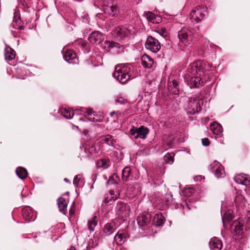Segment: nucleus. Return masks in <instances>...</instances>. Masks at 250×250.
Wrapping results in <instances>:
<instances>
[{
  "instance_id": "21",
  "label": "nucleus",
  "mask_w": 250,
  "mask_h": 250,
  "mask_svg": "<svg viewBox=\"0 0 250 250\" xmlns=\"http://www.w3.org/2000/svg\"><path fill=\"white\" fill-rule=\"evenodd\" d=\"M210 129L213 134L217 135L219 137H221L223 136V129L220 124L214 122L210 125Z\"/></svg>"
},
{
  "instance_id": "41",
  "label": "nucleus",
  "mask_w": 250,
  "mask_h": 250,
  "mask_svg": "<svg viewBox=\"0 0 250 250\" xmlns=\"http://www.w3.org/2000/svg\"><path fill=\"white\" fill-rule=\"evenodd\" d=\"M128 31H129V33L131 34L130 36H129V38L130 39H131L132 38L134 37V34H135V30H134V29H126V33H125V34H126V37L127 36H128L127 35V32Z\"/></svg>"
},
{
  "instance_id": "44",
  "label": "nucleus",
  "mask_w": 250,
  "mask_h": 250,
  "mask_svg": "<svg viewBox=\"0 0 250 250\" xmlns=\"http://www.w3.org/2000/svg\"><path fill=\"white\" fill-rule=\"evenodd\" d=\"M125 69H126V75H128V77L129 78H130L131 77V74H130L129 72H127V70L128 69V70H130V66H128V65H127L126 64V67H125Z\"/></svg>"
},
{
  "instance_id": "6",
  "label": "nucleus",
  "mask_w": 250,
  "mask_h": 250,
  "mask_svg": "<svg viewBox=\"0 0 250 250\" xmlns=\"http://www.w3.org/2000/svg\"><path fill=\"white\" fill-rule=\"evenodd\" d=\"M206 13V8L203 6H196L190 12V19L198 22L204 18Z\"/></svg>"
},
{
  "instance_id": "35",
  "label": "nucleus",
  "mask_w": 250,
  "mask_h": 250,
  "mask_svg": "<svg viewBox=\"0 0 250 250\" xmlns=\"http://www.w3.org/2000/svg\"><path fill=\"white\" fill-rule=\"evenodd\" d=\"M97 224V217L96 216L93 217L92 219L89 220L87 223L88 229L93 231L94 230L95 227Z\"/></svg>"
},
{
  "instance_id": "27",
  "label": "nucleus",
  "mask_w": 250,
  "mask_h": 250,
  "mask_svg": "<svg viewBox=\"0 0 250 250\" xmlns=\"http://www.w3.org/2000/svg\"><path fill=\"white\" fill-rule=\"evenodd\" d=\"M116 227L114 222L107 223L104 227V232L107 235H110L115 230Z\"/></svg>"
},
{
  "instance_id": "24",
  "label": "nucleus",
  "mask_w": 250,
  "mask_h": 250,
  "mask_svg": "<svg viewBox=\"0 0 250 250\" xmlns=\"http://www.w3.org/2000/svg\"><path fill=\"white\" fill-rule=\"evenodd\" d=\"M84 151L89 155L97 154L98 153L99 149L92 143L87 144L84 146Z\"/></svg>"
},
{
  "instance_id": "26",
  "label": "nucleus",
  "mask_w": 250,
  "mask_h": 250,
  "mask_svg": "<svg viewBox=\"0 0 250 250\" xmlns=\"http://www.w3.org/2000/svg\"><path fill=\"white\" fill-rule=\"evenodd\" d=\"M58 205L60 211L65 214L67 212V201L63 198L60 197L58 199Z\"/></svg>"
},
{
  "instance_id": "19",
  "label": "nucleus",
  "mask_w": 250,
  "mask_h": 250,
  "mask_svg": "<svg viewBox=\"0 0 250 250\" xmlns=\"http://www.w3.org/2000/svg\"><path fill=\"white\" fill-rule=\"evenodd\" d=\"M209 246L211 250H221L222 243L218 238L213 237L210 239Z\"/></svg>"
},
{
  "instance_id": "3",
  "label": "nucleus",
  "mask_w": 250,
  "mask_h": 250,
  "mask_svg": "<svg viewBox=\"0 0 250 250\" xmlns=\"http://www.w3.org/2000/svg\"><path fill=\"white\" fill-rule=\"evenodd\" d=\"M203 102L201 100L189 98L188 101L187 113L190 115H193L198 113L201 109V105Z\"/></svg>"
},
{
  "instance_id": "12",
  "label": "nucleus",
  "mask_w": 250,
  "mask_h": 250,
  "mask_svg": "<svg viewBox=\"0 0 250 250\" xmlns=\"http://www.w3.org/2000/svg\"><path fill=\"white\" fill-rule=\"evenodd\" d=\"M104 39V35L100 31H94L88 36V40L93 44H99Z\"/></svg>"
},
{
  "instance_id": "23",
  "label": "nucleus",
  "mask_w": 250,
  "mask_h": 250,
  "mask_svg": "<svg viewBox=\"0 0 250 250\" xmlns=\"http://www.w3.org/2000/svg\"><path fill=\"white\" fill-rule=\"evenodd\" d=\"M231 229L233 232H239L243 229L242 220L240 219L234 221L231 225Z\"/></svg>"
},
{
  "instance_id": "56",
  "label": "nucleus",
  "mask_w": 250,
  "mask_h": 250,
  "mask_svg": "<svg viewBox=\"0 0 250 250\" xmlns=\"http://www.w3.org/2000/svg\"><path fill=\"white\" fill-rule=\"evenodd\" d=\"M79 120H82L81 118H79Z\"/></svg>"
},
{
  "instance_id": "8",
  "label": "nucleus",
  "mask_w": 250,
  "mask_h": 250,
  "mask_svg": "<svg viewBox=\"0 0 250 250\" xmlns=\"http://www.w3.org/2000/svg\"><path fill=\"white\" fill-rule=\"evenodd\" d=\"M208 169L217 178H223L225 175V172L222 165L215 161L208 166Z\"/></svg>"
},
{
  "instance_id": "1",
  "label": "nucleus",
  "mask_w": 250,
  "mask_h": 250,
  "mask_svg": "<svg viewBox=\"0 0 250 250\" xmlns=\"http://www.w3.org/2000/svg\"><path fill=\"white\" fill-rule=\"evenodd\" d=\"M200 36L199 27L183 28L178 32L179 45L188 46Z\"/></svg>"
},
{
  "instance_id": "34",
  "label": "nucleus",
  "mask_w": 250,
  "mask_h": 250,
  "mask_svg": "<svg viewBox=\"0 0 250 250\" xmlns=\"http://www.w3.org/2000/svg\"><path fill=\"white\" fill-rule=\"evenodd\" d=\"M60 112L66 119L71 118L75 114L73 111L70 108H62Z\"/></svg>"
},
{
  "instance_id": "31",
  "label": "nucleus",
  "mask_w": 250,
  "mask_h": 250,
  "mask_svg": "<svg viewBox=\"0 0 250 250\" xmlns=\"http://www.w3.org/2000/svg\"><path fill=\"white\" fill-rule=\"evenodd\" d=\"M104 13L113 16L117 13V8L116 6L114 5H106L104 6Z\"/></svg>"
},
{
  "instance_id": "40",
  "label": "nucleus",
  "mask_w": 250,
  "mask_h": 250,
  "mask_svg": "<svg viewBox=\"0 0 250 250\" xmlns=\"http://www.w3.org/2000/svg\"><path fill=\"white\" fill-rule=\"evenodd\" d=\"M82 176L80 175H78L75 176L73 180V184L74 185L77 186L79 182L81 181Z\"/></svg>"
},
{
  "instance_id": "28",
  "label": "nucleus",
  "mask_w": 250,
  "mask_h": 250,
  "mask_svg": "<svg viewBox=\"0 0 250 250\" xmlns=\"http://www.w3.org/2000/svg\"><path fill=\"white\" fill-rule=\"evenodd\" d=\"M168 89L173 94L177 95L179 93L178 84L176 81L169 82L168 84Z\"/></svg>"
},
{
  "instance_id": "47",
  "label": "nucleus",
  "mask_w": 250,
  "mask_h": 250,
  "mask_svg": "<svg viewBox=\"0 0 250 250\" xmlns=\"http://www.w3.org/2000/svg\"><path fill=\"white\" fill-rule=\"evenodd\" d=\"M125 169H126V172L127 171L128 174H129L130 172V167H126Z\"/></svg>"
},
{
  "instance_id": "32",
  "label": "nucleus",
  "mask_w": 250,
  "mask_h": 250,
  "mask_svg": "<svg viewBox=\"0 0 250 250\" xmlns=\"http://www.w3.org/2000/svg\"><path fill=\"white\" fill-rule=\"evenodd\" d=\"M16 172L19 178L22 180L26 178L28 175L26 169L22 167H19L17 168Z\"/></svg>"
},
{
  "instance_id": "53",
  "label": "nucleus",
  "mask_w": 250,
  "mask_h": 250,
  "mask_svg": "<svg viewBox=\"0 0 250 250\" xmlns=\"http://www.w3.org/2000/svg\"><path fill=\"white\" fill-rule=\"evenodd\" d=\"M22 5H23L24 6H25V5H26V4L24 5V3H22Z\"/></svg>"
},
{
  "instance_id": "39",
  "label": "nucleus",
  "mask_w": 250,
  "mask_h": 250,
  "mask_svg": "<svg viewBox=\"0 0 250 250\" xmlns=\"http://www.w3.org/2000/svg\"><path fill=\"white\" fill-rule=\"evenodd\" d=\"M114 177H116V178H118V176L117 175H113V176L109 178V179L107 182V184L110 185L117 184V182L114 180Z\"/></svg>"
},
{
  "instance_id": "20",
  "label": "nucleus",
  "mask_w": 250,
  "mask_h": 250,
  "mask_svg": "<svg viewBox=\"0 0 250 250\" xmlns=\"http://www.w3.org/2000/svg\"><path fill=\"white\" fill-rule=\"evenodd\" d=\"M5 59L8 63L12 65L10 61H12L15 59L16 56L15 51L9 46H6L5 49Z\"/></svg>"
},
{
  "instance_id": "54",
  "label": "nucleus",
  "mask_w": 250,
  "mask_h": 250,
  "mask_svg": "<svg viewBox=\"0 0 250 250\" xmlns=\"http://www.w3.org/2000/svg\"><path fill=\"white\" fill-rule=\"evenodd\" d=\"M222 221H223V223H224V218H222Z\"/></svg>"
},
{
  "instance_id": "13",
  "label": "nucleus",
  "mask_w": 250,
  "mask_h": 250,
  "mask_svg": "<svg viewBox=\"0 0 250 250\" xmlns=\"http://www.w3.org/2000/svg\"><path fill=\"white\" fill-rule=\"evenodd\" d=\"M22 215L23 219L27 221H33L36 218V214L29 206H26L22 208Z\"/></svg>"
},
{
  "instance_id": "7",
  "label": "nucleus",
  "mask_w": 250,
  "mask_h": 250,
  "mask_svg": "<svg viewBox=\"0 0 250 250\" xmlns=\"http://www.w3.org/2000/svg\"><path fill=\"white\" fill-rule=\"evenodd\" d=\"M145 47L146 49L151 52L157 53L161 48V44L157 39L151 36H149L146 39Z\"/></svg>"
},
{
  "instance_id": "43",
  "label": "nucleus",
  "mask_w": 250,
  "mask_h": 250,
  "mask_svg": "<svg viewBox=\"0 0 250 250\" xmlns=\"http://www.w3.org/2000/svg\"><path fill=\"white\" fill-rule=\"evenodd\" d=\"M116 101L117 103L123 104L124 103L125 99L123 97H118Z\"/></svg>"
},
{
  "instance_id": "14",
  "label": "nucleus",
  "mask_w": 250,
  "mask_h": 250,
  "mask_svg": "<svg viewBox=\"0 0 250 250\" xmlns=\"http://www.w3.org/2000/svg\"><path fill=\"white\" fill-rule=\"evenodd\" d=\"M151 219L150 215L148 213H143L141 216L137 218V223L142 229H146V226L150 223Z\"/></svg>"
},
{
  "instance_id": "9",
  "label": "nucleus",
  "mask_w": 250,
  "mask_h": 250,
  "mask_svg": "<svg viewBox=\"0 0 250 250\" xmlns=\"http://www.w3.org/2000/svg\"><path fill=\"white\" fill-rule=\"evenodd\" d=\"M125 63H121L117 65L115 68V72L113 76L122 84L125 83Z\"/></svg>"
},
{
  "instance_id": "49",
  "label": "nucleus",
  "mask_w": 250,
  "mask_h": 250,
  "mask_svg": "<svg viewBox=\"0 0 250 250\" xmlns=\"http://www.w3.org/2000/svg\"><path fill=\"white\" fill-rule=\"evenodd\" d=\"M69 250H76L74 247L71 246Z\"/></svg>"
},
{
  "instance_id": "37",
  "label": "nucleus",
  "mask_w": 250,
  "mask_h": 250,
  "mask_svg": "<svg viewBox=\"0 0 250 250\" xmlns=\"http://www.w3.org/2000/svg\"><path fill=\"white\" fill-rule=\"evenodd\" d=\"M174 156L173 153H167L164 156V160L167 163L172 164L174 162Z\"/></svg>"
},
{
  "instance_id": "30",
  "label": "nucleus",
  "mask_w": 250,
  "mask_h": 250,
  "mask_svg": "<svg viewBox=\"0 0 250 250\" xmlns=\"http://www.w3.org/2000/svg\"><path fill=\"white\" fill-rule=\"evenodd\" d=\"M114 240L118 245H122L125 241V235L123 231H119L114 237Z\"/></svg>"
},
{
  "instance_id": "18",
  "label": "nucleus",
  "mask_w": 250,
  "mask_h": 250,
  "mask_svg": "<svg viewBox=\"0 0 250 250\" xmlns=\"http://www.w3.org/2000/svg\"><path fill=\"white\" fill-rule=\"evenodd\" d=\"M234 181L239 184L248 186L250 184V181L248 179L247 175L239 174L234 177Z\"/></svg>"
},
{
  "instance_id": "15",
  "label": "nucleus",
  "mask_w": 250,
  "mask_h": 250,
  "mask_svg": "<svg viewBox=\"0 0 250 250\" xmlns=\"http://www.w3.org/2000/svg\"><path fill=\"white\" fill-rule=\"evenodd\" d=\"M143 16L148 22L153 24L159 23L162 21V18L160 16L156 15L151 12H145L143 14Z\"/></svg>"
},
{
  "instance_id": "17",
  "label": "nucleus",
  "mask_w": 250,
  "mask_h": 250,
  "mask_svg": "<svg viewBox=\"0 0 250 250\" xmlns=\"http://www.w3.org/2000/svg\"><path fill=\"white\" fill-rule=\"evenodd\" d=\"M141 63L143 66L146 68H151L154 64L153 60L146 54H144L141 58Z\"/></svg>"
},
{
  "instance_id": "33",
  "label": "nucleus",
  "mask_w": 250,
  "mask_h": 250,
  "mask_svg": "<svg viewBox=\"0 0 250 250\" xmlns=\"http://www.w3.org/2000/svg\"><path fill=\"white\" fill-rule=\"evenodd\" d=\"M117 199V195H115L114 192L113 190H110L109 193L106 195V196L104 199V202L105 203H109L110 202L115 201Z\"/></svg>"
},
{
  "instance_id": "51",
  "label": "nucleus",
  "mask_w": 250,
  "mask_h": 250,
  "mask_svg": "<svg viewBox=\"0 0 250 250\" xmlns=\"http://www.w3.org/2000/svg\"><path fill=\"white\" fill-rule=\"evenodd\" d=\"M232 219H233V218H232V216H229V218L228 219V220H229V221L232 220Z\"/></svg>"
},
{
  "instance_id": "25",
  "label": "nucleus",
  "mask_w": 250,
  "mask_h": 250,
  "mask_svg": "<svg viewBox=\"0 0 250 250\" xmlns=\"http://www.w3.org/2000/svg\"><path fill=\"white\" fill-rule=\"evenodd\" d=\"M113 35L118 40H124L125 37V28L117 27L113 31Z\"/></svg>"
},
{
  "instance_id": "45",
  "label": "nucleus",
  "mask_w": 250,
  "mask_h": 250,
  "mask_svg": "<svg viewBox=\"0 0 250 250\" xmlns=\"http://www.w3.org/2000/svg\"><path fill=\"white\" fill-rule=\"evenodd\" d=\"M172 144V142L170 140L168 143H167V146L164 148V149L165 150L169 148V147H171V145Z\"/></svg>"
},
{
  "instance_id": "11",
  "label": "nucleus",
  "mask_w": 250,
  "mask_h": 250,
  "mask_svg": "<svg viewBox=\"0 0 250 250\" xmlns=\"http://www.w3.org/2000/svg\"><path fill=\"white\" fill-rule=\"evenodd\" d=\"M81 111L85 113V117L89 121L93 122H100L102 121V118L100 115L90 109L82 108Z\"/></svg>"
},
{
  "instance_id": "36",
  "label": "nucleus",
  "mask_w": 250,
  "mask_h": 250,
  "mask_svg": "<svg viewBox=\"0 0 250 250\" xmlns=\"http://www.w3.org/2000/svg\"><path fill=\"white\" fill-rule=\"evenodd\" d=\"M101 141L103 143H105L108 146H113L114 144V140L110 136H107L102 138Z\"/></svg>"
},
{
  "instance_id": "5",
  "label": "nucleus",
  "mask_w": 250,
  "mask_h": 250,
  "mask_svg": "<svg viewBox=\"0 0 250 250\" xmlns=\"http://www.w3.org/2000/svg\"><path fill=\"white\" fill-rule=\"evenodd\" d=\"M149 132V129L143 125L138 128L133 127L130 130V135L135 139L140 138L144 140L146 139Z\"/></svg>"
},
{
  "instance_id": "4",
  "label": "nucleus",
  "mask_w": 250,
  "mask_h": 250,
  "mask_svg": "<svg viewBox=\"0 0 250 250\" xmlns=\"http://www.w3.org/2000/svg\"><path fill=\"white\" fill-rule=\"evenodd\" d=\"M104 49L110 53L116 55L124 52V47L120 44L109 41H105L104 46Z\"/></svg>"
},
{
  "instance_id": "42",
  "label": "nucleus",
  "mask_w": 250,
  "mask_h": 250,
  "mask_svg": "<svg viewBox=\"0 0 250 250\" xmlns=\"http://www.w3.org/2000/svg\"><path fill=\"white\" fill-rule=\"evenodd\" d=\"M202 143L204 146H208L210 144V142L208 138H205L202 139Z\"/></svg>"
},
{
  "instance_id": "46",
  "label": "nucleus",
  "mask_w": 250,
  "mask_h": 250,
  "mask_svg": "<svg viewBox=\"0 0 250 250\" xmlns=\"http://www.w3.org/2000/svg\"><path fill=\"white\" fill-rule=\"evenodd\" d=\"M183 208L184 210L186 209V208L189 209L190 208L189 207L187 203H185V206L183 205Z\"/></svg>"
},
{
  "instance_id": "48",
  "label": "nucleus",
  "mask_w": 250,
  "mask_h": 250,
  "mask_svg": "<svg viewBox=\"0 0 250 250\" xmlns=\"http://www.w3.org/2000/svg\"><path fill=\"white\" fill-rule=\"evenodd\" d=\"M125 173V167H124L122 170V179H124V174Z\"/></svg>"
},
{
  "instance_id": "22",
  "label": "nucleus",
  "mask_w": 250,
  "mask_h": 250,
  "mask_svg": "<svg viewBox=\"0 0 250 250\" xmlns=\"http://www.w3.org/2000/svg\"><path fill=\"white\" fill-rule=\"evenodd\" d=\"M96 165L97 168L103 170L108 168L110 165V163L108 159H101L97 161Z\"/></svg>"
},
{
  "instance_id": "38",
  "label": "nucleus",
  "mask_w": 250,
  "mask_h": 250,
  "mask_svg": "<svg viewBox=\"0 0 250 250\" xmlns=\"http://www.w3.org/2000/svg\"><path fill=\"white\" fill-rule=\"evenodd\" d=\"M19 15V13L17 11H16L15 12V16H14V20L15 21V22L17 24V27H15V28L18 29L20 30H23L24 29V26L23 25H18V23H19V20L16 19V17L18 16Z\"/></svg>"
},
{
  "instance_id": "2",
  "label": "nucleus",
  "mask_w": 250,
  "mask_h": 250,
  "mask_svg": "<svg viewBox=\"0 0 250 250\" xmlns=\"http://www.w3.org/2000/svg\"><path fill=\"white\" fill-rule=\"evenodd\" d=\"M211 67V64L207 62L195 61L189 65L188 70L189 72L194 74L202 73L207 75Z\"/></svg>"
},
{
  "instance_id": "50",
  "label": "nucleus",
  "mask_w": 250,
  "mask_h": 250,
  "mask_svg": "<svg viewBox=\"0 0 250 250\" xmlns=\"http://www.w3.org/2000/svg\"><path fill=\"white\" fill-rule=\"evenodd\" d=\"M115 114H116V112L115 111H113L110 113L111 116H113Z\"/></svg>"
},
{
  "instance_id": "10",
  "label": "nucleus",
  "mask_w": 250,
  "mask_h": 250,
  "mask_svg": "<svg viewBox=\"0 0 250 250\" xmlns=\"http://www.w3.org/2000/svg\"><path fill=\"white\" fill-rule=\"evenodd\" d=\"M185 80L187 85L190 88H198L202 85L204 82L200 77L185 76Z\"/></svg>"
},
{
  "instance_id": "29",
  "label": "nucleus",
  "mask_w": 250,
  "mask_h": 250,
  "mask_svg": "<svg viewBox=\"0 0 250 250\" xmlns=\"http://www.w3.org/2000/svg\"><path fill=\"white\" fill-rule=\"evenodd\" d=\"M165 219L161 213H157L153 219V224L156 226H160L165 223Z\"/></svg>"
},
{
  "instance_id": "16",
  "label": "nucleus",
  "mask_w": 250,
  "mask_h": 250,
  "mask_svg": "<svg viewBox=\"0 0 250 250\" xmlns=\"http://www.w3.org/2000/svg\"><path fill=\"white\" fill-rule=\"evenodd\" d=\"M63 57L64 60L69 63H76L77 56L76 53L72 50L66 49L63 54Z\"/></svg>"
},
{
  "instance_id": "55",
  "label": "nucleus",
  "mask_w": 250,
  "mask_h": 250,
  "mask_svg": "<svg viewBox=\"0 0 250 250\" xmlns=\"http://www.w3.org/2000/svg\"><path fill=\"white\" fill-rule=\"evenodd\" d=\"M76 114H79L80 113L79 112H78V113H76ZM80 114H81L82 113H81Z\"/></svg>"
},
{
  "instance_id": "52",
  "label": "nucleus",
  "mask_w": 250,
  "mask_h": 250,
  "mask_svg": "<svg viewBox=\"0 0 250 250\" xmlns=\"http://www.w3.org/2000/svg\"><path fill=\"white\" fill-rule=\"evenodd\" d=\"M64 181L66 182H69V180L68 179H66V178H64Z\"/></svg>"
}]
</instances>
